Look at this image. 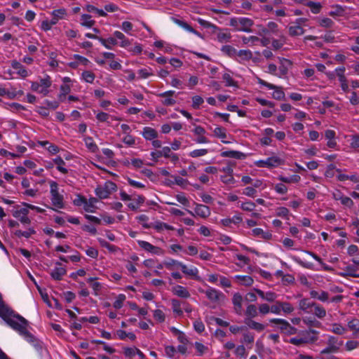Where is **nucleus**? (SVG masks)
I'll use <instances>...</instances> for the list:
<instances>
[{"mask_svg": "<svg viewBox=\"0 0 359 359\" xmlns=\"http://www.w3.org/2000/svg\"><path fill=\"white\" fill-rule=\"evenodd\" d=\"M116 336L121 340H125L126 338H128L130 341H135L136 339V336L133 332H126L123 330H118L116 332Z\"/></svg>", "mask_w": 359, "mask_h": 359, "instance_id": "864d4df0", "label": "nucleus"}, {"mask_svg": "<svg viewBox=\"0 0 359 359\" xmlns=\"http://www.w3.org/2000/svg\"><path fill=\"white\" fill-rule=\"evenodd\" d=\"M95 113V117H96V119L99 121V122H102V123H109V119H112V120H118V118H115L112 116H111L110 114L106 113V112H103V111H94Z\"/></svg>", "mask_w": 359, "mask_h": 359, "instance_id": "c03bdc74", "label": "nucleus"}, {"mask_svg": "<svg viewBox=\"0 0 359 359\" xmlns=\"http://www.w3.org/2000/svg\"><path fill=\"white\" fill-rule=\"evenodd\" d=\"M255 203L250 201H245L241 203L240 208L248 212H252L255 209Z\"/></svg>", "mask_w": 359, "mask_h": 359, "instance_id": "0e129e2a", "label": "nucleus"}, {"mask_svg": "<svg viewBox=\"0 0 359 359\" xmlns=\"http://www.w3.org/2000/svg\"><path fill=\"white\" fill-rule=\"evenodd\" d=\"M222 157H229L236 159H244L246 157V155L243 154V152L238 151H233V150H229V151H224L221 153Z\"/></svg>", "mask_w": 359, "mask_h": 359, "instance_id": "f704fd0d", "label": "nucleus"}, {"mask_svg": "<svg viewBox=\"0 0 359 359\" xmlns=\"http://www.w3.org/2000/svg\"><path fill=\"white\" fill-rule=\"evenodd\" d=\"M242 41L245 45L252 46L255 45L257 42L259 41V39L255 36H243Z\"/></svg>", "mask_w": 359, "mask_h": 359, "instance_id": "338daca9", "label": "nucleus"}, {"mask_svg": "<svg viewBox=\"0 0 359 359\" xmlns=\"http://www.w3.org/2000/svg\"><path fill=\"white\" fill-rule=\"evenodd\" d=\"M312 313L318 318L322 319L326 316V310L323 306L316 303Z\"/></svg>", "mask_w": 359, "mask_h": 359, "instance_id": "6e6d98bb", "label": "nucleus"}, {"mask_svg": "<svg viewBox=\"0 0 359 359\" xmlns=\"http://www.w3.org/2000/svg\"><path fill=\"white\" fill-rule=\"evenodd\" d=\"M11 67L15 69L17 74L22 78H25L29 76L28 72L24 67V66L16 60H13L11 62Z\"/></svg>", "mask_w": 359, "mask_h": 359, "instance_id": "473e14b6", "label": "nucleus"}, {"mask_svg": "<svg viewBox=\"0 0 359 359\" xmlns=\"http://www.w3.org/2000/svg\"><path fill=\"white\" fill-rule=\"evenodd\" d=\"M332 10L329 12L332 17L342 16L345 12V8L341 5L335 4L331 6Z\"/></svg>", "mask_w": 359, "mask_h": 359, "instance_id": "603ef678", "label": "nucleus"}, {"mask_svg": "<svg viewBox=\"0 0 359 359\" xmlns=\"http://www.w3.org/2000/svg\"><path fill=\"white\" fill-rule=\"evenodd\" d=\"M255 292L263 299L269 302H273L278 297L277 294L271 291L264 292L259 289H254Z\"/></svg>", "mask_w": 359, "mask_h": 359, "instance_id": "393cba45", "label": "nucleus"}, {"mask_svg": "<svg viewBox=\"0 0 359 359\" xmlns=\"http://www.w3.org/2000/svg\"><path fill=\"white\" fill-rule=\"evenodd\" d=\"M327 344L332 348V350L336 351L338 353L342 346L344 341L342 340H339L334 336H329Z\"/></svg>", "mask_w": 359, "mask_h": 359, "instance_id": "7c9ffc66", "label": "nucleus"}, {"mask_svg": "<svg viewBox=\"0 0 359 359\" xmlns=\"http://www.w3.org/2000/svg\"><path fill=\"white\" fill-rule=\"evenodd\" d=\"M332 195L335 201H339L343 205L347 208H351L354 205L353 200L345 196L340 190L336 189Z\"/></svg>", "mask_w": 359, "mask_h": 359, "instance_id": "2eb2a0df", "label": "nucleus"}, {"mask_svg": "<svg viewBox=\"0 0 359 359\" xmlns=\"http://www.w3.org/2000/svg\"><path fill=\"white\" fill-rule=\"evenodd\" d=\"M316 303L309 299H302L299 302V309L306 313H312Z\"/></svg>", "mask_w": 359, "mask_h": 359, "instance_id": "a878e982", "label": "nucleus"}, {"mask_svg": "<svg viewBox=\"0 0 359 359\" xmlns=\"http://www.w3.org/2000/svg\"><path fill=\"white\" fill-rule=\"evenodd\" d=\"M352 264L346 266L347 273H341V276H345L346 275L353 277H359V258L353 259Z\"/></svg>", "mask_w": 359, "mask_h": 359, "instance_id": "6ab92c4d", "label": "nucleus"}, {"mask_svg": "<svg viewBox=\"0 0 359 359\" xmlns=\"http://www.w3.org/2000/svg\"><path fill=\"white\" fill-rule=\"evenodd\" d=\"M2 107L13 113L18 112L25 109L24 106L17 102H4Z\"/></svg>", "mask_w": 359, "mask_h": 359, "instance_id": "4c0bfd02", "label": "nucleus"}, {"mask_svg": "<svg viewBox=\"0 0 359 359\" xmlns=\"http://www.w3.org/2000/svg\"><path fill=\"white\" fill-rule=\"evenodd\" d=\"M309 294L311 298L318 299L322 302H326L329 299L328 292L324 290H311L310 291Z\"/></svg>", "mask_w": 359, "mask_h": 359, "instance_id": "cd10ccee", "label": "nucleus"}, {"mask_svg": "<svg viewBox=\"0 0 359 359\" xmlns=\"http://www.w3.org/2000/svg\"><path fill=\"white\" fill-rule=\"evenodd\" d=\"M213 27L218 29V32L217 33V39L219 42L226 43L230 41L231 39V34L229 31H228L227 29H219L216 26Z\"/></svg>", "mask_w": 359, "mask_h": 359, "instance_id": "bb28decb", "label": "nucleus"}, {"mask_svg": "<svg viewBox=\"0 0 359 359\" xmlns=\"http://www.w3.org/2000/svg\"><path fill=\"white\" fill-rule=\"evenodd\" d=\"M193 133L197 136L196 142L198 144H207L209 142L208 139L205 136V130L201 126H196L193 130Z\"/></svg>", "mask_w": 359, "mask_h": 359, "instance_id": "aec40b11", "label": "nucleus"}, {"mask_svg": "<svg viewBox=\"0 0 359 359\" xmlns=\"http://www.w3.org/2000/svg\"><path fill=\"white\" fill-rule=\"evenodd\" d=\"M83 9L86 10L87 12H89V13H95L99 17H105V16H107V13L104 10L99 9V8H97L95 7L94 6L90 5V4L86 5L83 7Z\"/></svg>", "mask_w": 359, "mask_h": 359, "instance_id": "3c124183", "label": "nucleus"}, {"mask_svg": "<svg viewBox=\"0 0 359 359\" xmlns=\"http://www.w3.org/2000/svg\"><path fill=\"white\" fill-rule=\"evenodd\" d=\"M114 36L117 41L118 40L119 41V46L121 47L126 48L130 44L128 39H127L122 32L119 31H115L114 32Z\"/></svg>", "mask_w": 359, "mask_h": 359, "instance_id": "ea45409f", "label": "nucleus"}, {"mask_svg": "<svg viewBox=\"0 0 359 359\" xmlns=\"http://www.w3.org/2000/svg\"><path fill=\"white\" fill-rule=\"evenodd\" d=\"M336 171L337 172V179L339 182H345L346 180H350L353 183L359 182V174L355 172L347 175L343 173L341 169H336Z\"/></svg>", "mask_w": 359, "mask_h": 359, "instance_id": "dca6fc26", "label": "nucleus"}, {"mask_svg": "<svg viewBox=\"0 0 359 359\" xmlns=\"http://www.w3.org/2000/svg\"><path fill=\"white\" fill-rule=\"evenodd\" d=\"M36 233V231L34 228L29 227L26 231H21V230H15L13 233L15 236L18 238H29L31 237L32 235Z\"/></svg>", "mask_w": 359, "mask_h": 359, "instance_id": "09e8293b", "label": "nucleus"}, {"mask_svg": "<svg viewBox=\"0 0 359 359\" xmlns=\"http://www.w3.org/2000/svg\"><path fill=\"white\" fill-rule=\"evenodd\" d=\"M243 299L241 294L239 293H235L232 298V303L233 304V309L235 312L241 315L243 312Z\"/></svg>", "mask_w": 359, "mask_h": 359, "instance_id": "412c9836", "label": "nucleus"}, {"mask_svg": "<svg viewBox=\"0 0 359 359\" xmlns=\"http://www.w3.org/2000/svg\"><path fill=\"white\" fill-rule=\"evenodd\" d=\"M271 323L278 325V328L284 334H294L297 332V329L292 326L287 320L280 318H273Z\"/></svg>", "mask_w": 359, "mask_h": 359, "instance_id": "1a4fd4ad", "label": "nucleus"}, {"mask_svg": "<svg viewBox=\"0 0 359 359\" xmlns=\"http://www.w3.org/2000/svg\"><path fill=\"white\" fill-rule=\"evenodd\" d=\"M221 51L223 54L234 58L236 57L237 50L230 45H224L221 48Z\"/></svg>", "mask_w": 359, "mask_h": 359, "instance_id": "8fccbe9b", "label": "nucleus"}, {"mask_svg": "<svg viewBox=\"0 0 359 359\" xmlns=\"http://www.w3.org/2000/svg\"><path fill=\"white\" fill-rule=\"evenodd\" d=\"M83 140L86 148L92 153H95L99 150L98 146L96 144L93 137L90 136H83Z\"/></svg>", "mask_w": 359, "mask_h": 359, "instance_id": "72a5a7b5", "label": "nucleus"}, {"mask_svg": "<svg viewBox=\"0 0 359 359\" xmlns=\"http://www.w3.org/2000/svg\"><path fill=\"white\" fill-rule=\"evenodd\" d=\"M137 243L140 248L147 252L158 256H162L164 255V250L163 249L159 247L153 245L147 241L138 240L137 241Z\"/></svg>", "mask_w": 359, "mask_h": 359, "instance_id": "f8f14e48", "label": "nucleus"}, {"mask_svg": "<svg viewBox=\"0 0 359 359\" xmlns=\"http://www.w3.org/2000/svg\"><path fill=\"white\" fill-rule=\"evenodd\" d=\"M29 211L26 206L22 208H16L13 210V216L18 219L19 222L22 224H29L31 219L28 217Z\"/></svg>", "mask_w": 359, "mask_h": 359, "instance_id": "9b49d317", "label": "nucleus"}, {"mask_svg": "<svg viewBox=\"0 0 359 359\" xmlns=\"http://www.w3.org/2000/svg\"><path fill=\"white\" fill-rule=\"evenodd\" d=\"M245 323L249 328L255 330L257 332H262L266 327V326L264 324L257 323L250 318H246L245 320Z\"/></svg>", "mask_w": 359, "mask_h": 359, "instance_id": "e433bc0d", "label": "nucleus"}, {"mask_svg": "<svg viewBox=\"0 0 359 359\" xmlns=\"http://www.w3.org/2000/svg\"><path fill=\"white\" fill-rule=\"evenodd\" d=\"M172 293L182 298H189L190 297V293L187 289V287L177 285L172 287Z\"/></svg>", "mask_w": 359, "mask_h": 359, "instance_id": "c85d7f7f", "label": "nucleus"}, {"mask_svg": "<svg viewBox=\"0 0 359 359\" xmlns=\"http://www.w3.org/2000/svg\"><path fill=\"white\" fill-rule=\"evenodd\" d=\"M257 309L253 304H249L245 311V315L248 317V318L251 319L252 318H255L257 316Z\"/></svg>", "mask_w": 359, "mask_h": 359, "instance_id": "774afa93", "label": "nucleus"}, {"mask_svg": "<svg viewBox=\"0 0 359 359\" xmlns=\"http://www.w3.org/2000/svg\"><path fill=\"white\" fill-rule=\"evenodd\" d=\"M1 318L37 351L42 348V342L29 332L28 322L22 316L11 309Z\"/></svg>", "mask_w": 359, "mask_h": 359, "instance_id": "f257e3e1", "label": "nucleus"}, {"mask_svg": "<svg viewBox=\"0 0 359 359\" xmlns=\"http://www.w3.org/2000/svg\"><path fill=\"white\" fill-rule=\"evenodd\" d=\"M239 28L238 32H250L251 27L253 25V21L250 18L241 17L240 18Z\"/></svg>", "mask_w": 359, "mask_h": 359, "instance_id": "b1692460", "label": "nucleus"}, {"mask_svg": "<svg viewBox=\"0 0 359 359\" xmlns=\"http://www.w3.org/2000/svg\"><path fill=\"white\" fill-rule=\"evenodd\" d=\"M95 24V21L92 19V16L88 14H82L81 15V25L88 28H91Z\"/></svg>", "mask_w": 359, "mask_h": 359, "instance_id": "a18cd8bd", "label": "nucleus"}, {"mask_svg": "<svg viewBox=\"0 0 359 359\" xmlns=\"http://www.w3.org/2000/svg\"><path fill=\"white\" fill-rule=\"evenodd\" d=\"M330 330L332 332L339 335L344 334L346 332V327L339 323H333Z\"/></svg>", "mask_w": 359, "mask_h": 359, "instance_id": "e2e57ef3", "label": "nucleus"}, {"mask_svg": "<svg viewBox=\"0 0 359 359\" xmlns=\"http://www.w3.org/2000/svg\"><path fill=\"white\" fill-rule=\"evenodd\" d=\"M180 269L182 270V273L187 276H189L195 280L200 279V277L198 276V269L196 266H188L187 265L184 264L182 262L180 266Z\"/></svg>", "mask_w": 359, "mask_h": 359, "instance_id": "a211bd4d", "label": "nucleus"}, {"mask_svg": "<svg viewBox=\"0 0 359 359\" xmlns=\"http://www.w3.org/2000/svg\"><path fill=\"white\" fill-rule=\"evenodd\" d=\"M182 263V262L172 258H168L163 261L165 268L170 271H175L176 269H180Z\"/></svg>", "mask_w": 359, "mask_h": 359, "instance_id": "2f4dec72", "label": "nucleus"}, {"mask_svg": "<svg viewBox=\"0 0 359 359\" xmlns=\"http://www.w3.org/2000/svg\"><path fill=\"white\" fill-rule=\"evenodd\" d=\"M38 144L44 147L50 154H56L59 152V147L48 141H39Z\"/></svg>", "mask_w": 359, "mask_h": 359, "instance_id": "a19ab883", "label": "nucleus"}, {"mask_svg": "<svg viewBox=\"0 0 359 359\" xmlns=\"http://www.w3.org/2000/svg\"><path fill=\"white\" fill-rule=\"evenodd\" d=\"M156 96L161 97V104L164 106H173L176 104V93L174 90H168L163 93L156 94Z\"/></svg>", "mask_w": 359, "mask_h": 359, "instance_id": "ddd939ff", "label": "nucleus"}, {"mask_svg": "<svg viewBox=\"0 0 359 359\" xmlns=\"http://www.w3.org/2000/svg\"><path fill=\"white\" fill-rule=\"evenodd\" d=\"M142 136L147 140H152L157 137V131L150 127H144L142 132Z\"/></svg>", "mask_w": 359, "mask_h": 359, "instance_id": "79ce46f5", "label": "nucleus"}, {"mask_svg": "<svg viewBox=\"0 0 359 359\" xmlns=\"http://www.w3.org/2000/svg\"><path fill=\"white\" fill-rule=\"evenodd\" d=\"M71 85L67 83H62L60 88V94L58 97L60 101H63V98L70 92Z\"/></svg>", "mask_w": 359, "mask_h": 359, "instance_id": "bf43d9fd", "label": "nucleus"}, {"mask_svg": "<svg viewBox=\"0 0 359 359\" xmlns=\"http://www.w3.org/2000/svg\"><path fill=\"white\" fill-rule=\"evenodd\" d=\"M282 163V160L277 156L267 158L265 160H258L254 162V165L259 168H276Z\"/></svg>", "mask_w": 359, "mask_h": 359, "instance_id": "9d476101", "label": "nucleus"}, {"mask_svg": "<svg viewBox=\"0 0 359 359\" xmlns=\"http://www.w3.org/2000/svg\"><path fill=\"white\" fill-rule=\"evenodd\" d=\"M214 135L219 138L222 143L230 144L232 142V137L227 135L226 130L221 126H217L213 130Z\"/></svg>", "mask_w": 359, "mask_h": 359, "instance_id": "f3484780", "label": "nucleus"}, {"mask_svg": "<svg viewBox=\"0 0 359 359\" xmlns=\"http://www.w3.org/2000/svg\"><path fill=\"white\" fill-rule=\"evenodd\" d=\"M280 66L279 67V72L280 75H278L279 77L281 76H284L287 73L288 68L291 65V62L285 58H280Z\"/></svg>", "mask_w": 359, "mask_h": 359, "instance_id": "de8ad7c7", "label": "nucleus"}, {"mask_svg": "<svg viewBox=\"0 0 359 359\" xmlns=\"http://www.w3.org/2000/svg\"><path fill=\"white\" fill-rule=\"evenodd\" d=\"M50 185V201L53 208H51L52 210H56V209H62L65 208V201L64 196L62 194L63 190L62 192L60 191L58 184L53 180L49 181Z\"/></svg>", "mask_w": 359, "mask_h": 359, "instance_id": "f03ea898", "label": "nucleus"}, {"mask_svg": "<svg viewBox=\"0 0 359 359\" xmlns=\"http://www.w3.org/2000/svg\"><path fill=\"white\" fill-rule=\"evenodd\" d=\"M100 43L107 49H112L113 46L118 44V41L114 37H109L107 39H99Z\"/></svg>", "mask_w": 359, "mask_h": 359, "instance_id": "49530a36", "label": "nucleus"}, {"mask_svg": "<svg viewBox=\"0 0 359 359\" xmlns=\"http://www.w3.org/2000/svg\"><path fill=\"white\" fill-rule=\"evenodd\" d=\"M81 79L86 83H93L95 79V75L91 71H84L81 74Z\"/></svg>", "mask_w": 359, "mask_h": 359, "instance_id": "680f3d73", "label": "nucleus"}, {"mask_svg": "<svg viewBox=\"0 0 359 359\" xmlns=\"http://www.w3.org/2000/svg\"><path fill=\"white\" fill-rule=\"evenodd\" d=\"M116 185L111 181H107L104 184L98 185L95 189V194L100 199H106L116 190Z\"/></svg>", "mask_w": 359, "mask_h": 359, "instance_id": "0eeeda50", "label": "nucleus"}, {"mask_svg": "<svg viewBox=\"0 0 359 359\" xmlns=\"http://www.w3.org/2000/svg\"><path fill=\"white\" fill-rule=\"evenodd\" d=\"M252 57V53L250 50H237L236 57L235 59L239 62L245 60H250Z\"/></svg>", "mask_w": 359, "mask_h": 359, "instance_id": "c9c22d12", "label": "nucleus"}, {"mask_svg": "<svg viewBox=\"0 0 359 359\" xmlns=\"http://www.w3.org/2000/svg\"><path fill=\"white\" fill-rule=\"evenodd\" d=\"M194 347L196 350V355L198 356H202L206 354L209 351V348L207 346H205L204 344L197 341L194 343Z\"/></svg>", "mask_w": 359, "mask_h": 359, "instance_id": "13d9d810", "label": "nucleus"}, {"mask_svg": "<svg viewBox=\"0 0 359 359\" xmlns=\"http://www.w3.org/2000/svg\"><path fill=\"white\" fill-rule=\"evenodd\" d=\"M233 278L239 284L245 285V286H250L254 283L252 278L250 276L236 275L233 277Z\"/></svg>", "mask_w": 359, "mask_h": 359, "instance_id": "37998d69", "label": "nucleus"}, {"mask_svg": "<svg viewBox=\"0 0 359 359\" xmlns=\"http://www.w3.org/2000/svg\"><path fill=\"white\" fill-rule=\"evenodd\" d=\"M126 297L124 294H119L116 297V299H115L114 302L113 303L114 308H115L116 309H121L123 306V302L126 301Z\"/></svg>", "mask_w": 359, "mask_h": 359, "instance_id": "69168bd1", "label": "nucleus"}, {"mask_svg": "<svg viewBox=\"0 0 359 359\" xmlns=\"http://www.w3.org/2000/svg\"><path fill=\"white\" fill-rule=\"evenodd\" d=\"M335 132L332 130H327L325 132V138L327 140V146L331 149H335L337 143L335 140Z\"/></svg>", "mask_w": 359, "mask_h": 359, "instance_id": "c756f323", "label": "nucleus"}, {"mask_svg": "<svg viewBox=\"0 0 359 359\" xmlns=\"http://www.w3.org/2000/svg\"><path fill=\"white\" fill-rule=\"evenodd\" d=\"M157 231H163L164 230L170 231L173 230L174 227L171 225H169L166 223L162 222H156L152 224V226Z\"/></svg>", "mask_w": 359, "mask_h": 359, "instance_id": "5fc2aeb1", "label": "nucleus"}, {"mask_svg": "<svg viewBox=\"0 0 359 359\" xmlns=\"http://www.w3.org/2000/svg\"><path fill=\"white\" fill-rule=\"evenodd\" d=\"M98 203V199L95 197H90V198H86L83 210L87 212H95L97 207V203Z\"/></svg>", "mask_w": 359, "mask_h": 359, "instance_id": "5701e85b", "label": "nucleus"}, {"mask_svg": "<svg viewBox=\"0 0 359 359\" xmlns=\"http://www.w3.org/2000/svg\"><path fill=\"white\" fill-rule=\"evenodd\" d=\"M194 217L207 218L210 215L211 211L209 207L199 203L195 204L194 211L187 210Z\"/></svg>", "mask_w": 359, "mask_h": 359, "instance_id": "4468645a", "label": "nucleus"}, {"mask_svg": "<svg viewBox=\"0 0 359 359\" xmlns=\"http://www.w3.org/2000/svg\"><path fill=\"white\" fill-rule=\"evenodd\" d=\"M257 83L263 86L268 88L270 90H273L272 97L277 100H282L285 99V93L281 86H276L272 83H268L262 79H257Z\"/></svg>", "mask_w": 359, "mask_h": 359, "instance_id": "6e6552de", "label": "nucleus"}, {"mask_svg": "<svg viewBox=\"0 0 359 359\" xmlns=\"http://www.w3.org/2000/svg\"><path fill=\"white\" fill-rule=\"evenodd\" d=\"M199 292L205 294L212 304V308L222 305L226 300L224 293L214 287H209L207 290H199Z\"/></svg>", "mask_w": 359, "mask_h": 359, "instance_id": "7ed1b4c3", "label": "nucleus"}, {"mask_svg": "<svg viewBox=\"0 0 359 359\" xmlns=\"http://www.w3.org/2000/svg\"><path fill=\"white\" fill-rule=\"evenodd\" d=\"M306 6L310 8L311 11L313 14H318L320 12L322 9V4L320 2H314L311 1H308L306 3Z\"/></svg>", "mask_w": 359, "mask_h": 359, "instance_id": "4d7b16f0", "label": "nucleus"}, {"mask_svg": "<svg viewBox=\"0 0 359 359\" xmlns=\"http://www.w3.org/2000/svg\"><path fill=\"white\" fill-rule=\"evenodd\" d=\"M318 332L314 330H306L302 332L301 335L290 339L289 342L296 346L311 344L318 339Z\"/></svg>", "mask_w": 359, "mask_h": 359, "instance_id": "20e7f679", "label": "nucleus"}, {"mask_svg": "<svg viewBox=\"0 0 359 359\" xmlns=\"http://www.w3.org/2000/svg\"><path fill=\"white\" fill-rule=\"evenodd\" d=\"M53 162L56 165V168L62 174H67L68 172V169L66 168V163L60 156H57L53 159Z\"/></svg>", "mask_w": 359, "mask_h": 359, "instance_id": "58836bf2", "label": "nucleus"}, {"mask_svg": "<svg viewBox=\"0 0 359 359\" xmlns=\"http://www.w3.org/2000/svg\"><path fill=\"white\" fill-rule=\"evenodd\" d=\"M66 273L65 268L62 267L61 264L57 262L55 268L51 271L50 276L54 280H59L62 279Z\"/></svg>", "mask_w": 359, "mask_h": 359, "instance_id": "4be33fe9", "label": "nucleus"}, {"mask_svg": "<svg viewBox=\"0 0 359 359\" xmlns=\"http://www.w3.org/2000/svg\"><path fill=\"white\" fill-rule=\"evenodd\" d=\"M51 85L52 80L50 76L46 75L43 78H41L39 81L31 82V89L34 92L46 96L49 93V88H50Z\"/></svg>", "mask_w": 359, "mask_h": 359, "instance_id": "39448f33", "label": "nucleus"}, {"mask_svg": "<svg viewBox=\"0 0 359 359\" xmlns=\"http://www.w3.org/2000/svg\"><path fill=\"white\" fill-rule=\"evenodd\" d=\"M308 20L306 18H299L292 22L287 27L289 35L292 37L303 35L305 33L304 27L306 26Z\"/></svg>", "mask_w": 359, "mask_h": 359, "instance_id": "423d86ee", "label": "nucleus"}, {"mask_svg": "<svg viewBox=\"0 0 359 359\" xmlns=\"http://www.w3.org/2000/svg\"><path fill=\"white\" fill-rule=\"evenodd\" d=\"M50 14L53 17H55L57 20H60L65 19L67 17V13L65 8H62L53 10Z\"/></svg>", "mask_w": 359, "mask_h": 359, "instance_id": "052dcab7", "label": "nucleus"}]
</instances>
